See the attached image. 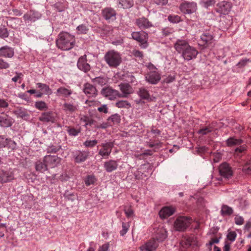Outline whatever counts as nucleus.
<instances>
[{
  "instance_id": "393cba45",
  "label": "nucleus",
  "mask_w": 251,
  "mask_h": 251,
  "mask_svg": "<svg viewBox=\"0 0 251 251\" xmlns=\"http://www.w3.org/2000/svg\"><path fill=\"white\" fill-rule=\"evenodd\" d=\"M136 24L139 28L142 29L149 28L152 26L151 23L145 17L137 19L136 20Z\"/></svg>"
},
{
  "instance_id": "052dcab7",
  "label": "nucleus",
  "mask_w": 251,
  "mask_h": 251,
  "mask_svg": "<svg viewBox=\"0 0 251 251\" xmlns=\"http://www.w3.org/2000/svg\"><path fill=\"white\" fill-rule=\"evenodd\" d=\"M202 2L205 7H207L214 4L215 0H202Z\"/></svg>"
},
{
  "instance_id": "864d4df0",
  "label": "nucleus",
  "mask_w": 251,
  "mask_h": 251,
  "mask_svg": "<svg viewBox=\"0 0 251 251\" xmlns=\"http://www.w3.org/2000/svg\"><path fill=\"white\" fill-rule=\"evenodd\" d=\"M174 31L175 30L174 28L169 27L164 28L162 29V33L163 35L166 36L172 34Z\"/></svg>"
},
{
  "instance_id": "a211bd4d",
  "label": "nucleus",
  "mask_w": 251,
  "mask_h": 251,
  "mask_svg": "<svg viewBox=\"0 0 251 251\" xmlns=\"http://www.w3.org/2000/svg\"><path fill=\"white\" fill-rule=\"evenodd\" d=\"M175 208L172 206H165L159 211V215L161 218L165 219L172 215L175 212Z\"/></svg>"
},
{
  "instance_id": "6ab92c4d",
  "label": "nucleus",
  "mask_w": 251,
  "mask_h": 251,
  "mask_svg": "<svg viewBox=\"0 0 251 251\" xmlns=\"http://www.w3.org/2000/svg\"><path fill=\"white\" fill-rule=\"evenodd\" d=\"M14 55V49L8 46L0 48V56L12 58Z\"/></svg>"
},
{
  "instance_id": "79ce46f5",
  "label": "nucleus",
  "mask_w": 251,
  "mask_h": 251,
  "mask_svg": "<svg viewBox=\"0 0 251 251\" xmlns=\"http://www.w3.org/2000/svg\"><path fill=\"white\" fill-rule=\"evenodd\" d=\"M35 107L40 110H47L48 108L47 104L43 101H38L35 103Z\"/></svg>"
},
{
  "instance_id": "f8f14e48",
  "label": "nucleus",
  "mask_w": 251,
  "mask_h": 251,
  "mask_svg": "<svg viewBox=\"0 0 251 251\" xmlns=\"http://www.w3.org/2000/svg\"><path fill=\"white\" fill-rule=\"evenodd\" d=\"M47 167L54 168L56 167L60 163V159L55 155H46L44 158Z\"/></svg>"
},
{
  "instance_id": "c03bdc74",
  "label": "nucleus",
  "mask_w": 251,
  "mask_h": 251,
  "mask_svg": "<svg viewBox=\"0 0 251 251\" xmlns=\"http://www.w3.org/2000/svg\"><path fill=\"white\" fill-rule=\"evenodd\" d=\"M168 20L173 23H177L181 21L180 17L176 15H169L168 17Z\"/></svg>"
},
{
  "instance_id": "423d86ee",
  "label": "nucleus",
  "mask_w": 251,
  "mask_h": 251,
  "mask_svg": "<svg viewBox=\"0 0 251 251\" xmlns=\"http://www.w3.org/2000/svg\"><path fill=\"white\" fill-rule=\"evenodd\" d=\"M14 178V172L12 169H3L0 170V182L7 183Z\"/></svg>"
},
{
  "instance_id": "7c9ffc66",
  "label": "nucleus",
  "mask_w": 251,
  "mask_h": 251,
  "mask_svg": "<svg viewBox=\"0 0 251 251\" xmlns=\"http://www.w3.org/2000/svg\"><path fill=\"white\" fill-rule=\"evenodd\" d=\"M92 81L96 85L102 86L107 84L108 78L106 76H99L93 78Z\"/></svg>"
},
{
  "instance_id": "37998d69",
  "label": "nucleus",
  "mask_w": 251,
  "mask_h": 251,
  "mask_svg": "<svg viewBox=\"0 0 251 251\" xmlns=\"http://www.w3.org/2000/svg\"><path fill=\"white\" fill-rule=\"evenodd\" d=\"M88 28L84 24L78 26L76 28L77 32L78 34H86L88 31Z\"/></svg>"
},
{
  "instance_id": "9b49d317",
  "label": "nucleus",
  "mask_w": 251,
  "mask_h": 251,
  "mask_svg": "<svg viewBox=\"0 0 251 251\" xmlns=\"http://www.w3.org/2000/svg\"><path fill=\"white\" fill-rule=\"evenodd\" d=\"M219 171L220 175L226 178H230L233 175L231 167L226 163H222L220 165Z\"/></svg>"
},
{
  "instance_id": "680f3d73",
  "label": "nucleus",
  "mask_w": 251,
  "mask_h": 251,
  "mask_svg": "<svg viewBox=\"0 0 251 251\" xmlns=\"http://www.w3.org/2000/svg\"><path fill=\"white\" fill-rule=\"evenodd\" d=\"M10 67V65L4 61L3 60L0 59V69H7Z\"/></svg>"
},
{
  "instance_id": "9d476101",
  "label": "nucleus",
  "mask_w": 251,
  "mask_h": 251,
  "mask_svg": "<svg viewBox=\"0 0 251 251\" xmlns=\"http://www.w3.org/2000/svg\"><path fill=\"white\" fill-rule=\"evenodd\" d=\"M198 54V51L196 49L190 45L189 47L182 53V56L185 60L189 61L195 58Z\"/></svg>"
},
{
  "instance_id": "774afa93",
  "label": "nucleus",
  "mask_w": 251,
  "mask_h": 251,
  "mask_svg": "<svg viewBox=\"0 0 251 251\" xmlns=\"http://www.w3.org/2000/svg\"><path fill=\"white\" fill-rule=\"evenodd\" d=\"M109 245L108 243H105L100 246L98 251H108Z\"/></svg>"
},
{
  "instance_id": "412c9836",
  "label": "nucleus",
  "mask_w": 251,
  "mask_h": 251,
  "mask_svg": "<svg viewBox=\"0 0 251 251\" xmlns=\"http://www.w3.org/2000/svg\"><path fill=\"white\" fill-rule=\"evenodd\" d=\"M14 123V120L7 115L0 116V126L3 127L11 126Z\"/></svg>"
},
{
  "instance_id": "0e129e2a",
  "label": "nucleus",
  "mask_w": 251,
  "mask_h": 251,
  "mask_svg": "<svg viewBox=\"0 0 251 251\" xmlns=\"http://www.w3.org/2000/svg\"><path fill=\"white\" fill-rule=\"evenodd\" d=\"M64 197L65 198H66L68 200H70L71 201H74L75 199V195L72 193V194H68L67 192H66L64 194Z\"/></svg>"
},
{
  "instance_id": "8fccbe9b",
  "label": "nucleus",
  "mask_w": 251,
  "mask_h": 251,
  "mask_svg": "<svg viewBox=\"0 0 251 251\" xmlns=\"http://www.w3.org/2000/svg\"><path fill=\"white\" fill-rule=\"evenodd\" d=\"M212 131V128L210 126L205 127L199 130L198 133L201 135H206Z\"/></svg>"
},
{
  "instance_id": "c85d7f7f",
  "label": "nucleus",
  "mask_w": 251,
  "mask_h": 251,
  "mask_svg": "<svg viewBox=\"0 0 251 251\" xmlns=\"http://www.w3.org/2000/svg\"><path fill=\"white\" fill-rule=\"evenodd\" d=\"M39 120L43 122H51L55 121V118L51 112L43 113L39 118Z\"/></svg>"
},
{
  "instance_id": "c9c22d12",
  "label": "nucleus",
  "mask_w": 251,
  "mask_h": 251,
  "mask_svg": "<svg viewBox=\"0 0 251 251\" xmlns=\"http://www.w3.org/2000/svg\"><path fill=\"white\" fill-rule=\"evenodd\" d=\"M36 85L43 93L46 94H50L51 93V89L48 85L42 83H37Z\"/></svg>"
},
{
  "instance_id": "e2e57ef3",
  "label": "nucleus",
  "mask_w": 251,
  "mask_h": 251,
  "mask_svg": "<svg viewBox=\"0 0 251 251\" xmlns=\"http://www.w3.org/2000/svg\"><path fill=\"white\" fill-rule=\"evenodd\" d=\"M243 171L247 173H251V164H246L243 168Z\"/></svg>"
},
{
  "instance_id": "58836bf2",
  "label": "nucleus",
  "mask_w": 251,
  "mask_h": 251,
  "mask_svg": "<svg viewBox=\"0 0 251 251\" xmlns=\"http://www.w3.org/2000/svg\"><path fill=\"white\" fill-rule=\"evenodd\" d=\"M115 105L118 108H124L126 109H129L131 107V105L130 103H129L126 100H119L116 102Z\"/></svg>"
},
{
  "instance_id": "5701e85b",
  "label": "nucleus",
  "mask_w": 251,
  "mask_h": 251,
  "mask_svg": "<svg viewBox=\"0 0 251 251\" xmlns=\"http://www.w3.org/2000/svg\"><path fill=\"white\" fill-rule=\"evenodd\" d=\"M119 87L122 94L120 97H127L129 94L133 92V89L130 85L128 84L123 83L119 85Z\"/></svg>"
},
{
  "instance_id": "6e6d98bb",
  "label": "nucleus",
  "mask_w": 251,
  "mask_h": 251,
  "mask_svg": "<svg viewBox=\"0 0 251 251\" xmlns=\"http://www.w3.org/2000/svg\"><path fill=\"white\" fill-rule=\"evenodd\" d=\"M67 131L70 135L75 136L77 135L80 131L74 128H68Z\"/></svg>"
},
{
  "instance_id": "e433bc0d",
  "label": "nucleus",
  "mask_w": 251,
  "mask_h": 251,
  "mask_svg": "<svg viewBox=\"0 0 251 251\" xmlns=\"http://www.w3.org/2000/svg\"><path fill=\"white\" fill-rule=\"evenodd\" d=\"M93 124H94V127L97 128L105 129L110 126L109 122H103L101 124H94L93 121H90L86 124V125L90 126Z\"/></svg>"
},
{
  "instance_id": "6e6552de",
  "label": "nucleus",
  "mask_w": 251,
  "mask_h": 251,
  "mask_svg": "<svg viewBox=\"0 0 251 251\" xmlns=\"http://www.w3.org/2000/svg\"><path fill=\"white\" fill-rule=\"evenodd\" d=\"M180 9L184 14H191L196 12L197 4L194 2H185L181 4Z\"/></svg>"
},
{
  "instance_id": "c756f323",
  "label": "nucleus",
  "mask_w": 251,
  "mask_h": 251,
  "mask_svg": "<svg viewBox=\"0 0 251 251\" xmlns=\"http://www.w3.org/2000/svg\"><path fill=\"white\" fill-rule=\"evenodd\" d=\"M56 94L58 96L68 97L72 94V91L69 87H60L57 89Z\"/></svg>"
},
{
  "instance_id": "4d7b16f0",
  "label": "nucleus",
  "mask_w": 251,
  "mask_h": 251,
  "mask_svg": "<svg viewBox=\"0 0 251 251\" xmlns=\"http://www.w3.org/2000/svg\"><path fill=\"white\" fill-rule=\"evenodd\" d=\"M125 212L127 218H131L134 216V211L130 207H127L125 209Z\"/></svg>"
},
{
  "instance_id": "4c0bfd02",
  "label": "nucleus",
  "mask_w": 251,
  "mask_h": 251,
  "mask_svg": "<svg viewBox=\"0 0 251 251\" xmlns=\"http://www.w3.org/2000/svg\"><path fill=\"white\" fill-rule=\"evenodd\" d=\"M36 170L41 172H44L47 170V166L45 162L40 160L38 161L36 163Z\"/></svg>"
},
{
  "instance_id": "4be33fe9",
  "label": "nucleus",
  "mask_w": 251,
  "mask_h": 251,
  "mask_svg": "<svg viewBox=\"0 0 251 251\" xmlns=\"http://www.w3.org/2000/svg\"><path fill=\"white\" fill-rule=\"evenodd\" d=\"M118 162L116 160H109L105 161L103 164V167L105 170L108 172L110 173L116 170L118 168Z\"/></svg>"
},
{
  "instance_id": "4468645a",
  "label": "nucleus",
  "mask_w": 251,
  "mask_h": 251,
  "mask_svg": "<svg viewBox=\"0 0 251 251\" xmlns=\"http://www.w3.org/2000/svg\"><path fill=\"white\" fill-rule=\"evenodd\" d=\"M77 66L79 70L84 72L89 71L91 69L90 65L87 63L86 55L79 57L77 63Z\"/></svg>"
},
{
  "instance_id": "3c124183",
  "label": "nucleus",
  "mask_w": 251,
  "mask_h": 251,
  "mask_svg": "<svg viewBox=\"0 0 251 251\" xmlns=\"http://www.w3.org/2000/svg\"><path fill=\"white\" fill-rule=\"evenodd\" d=\"M234 222L236 225L241 226L244 224V219L243 217L237 215L234 218Z\"/></svg>"
},
{
  "instance_id": "f3484780",
  "label": "nucleus",
  "mask_w": 251,
  "mask_h": 251,
  "mask_svg": "<svg viewBox=\"0 0 251 251\" xmlns=\"http://www.w3.org/2000/svg\"><path fill=\"white\" fill-rule=\"evenodd\" d=\"M83 92L88 97H95L98 94V92L93 85L90 83H86L84 85Z\"/></svg>"
},
{
  "instance_id": "ea45409f",
  "label": "nucleus",
  "mask_w": 251,
  "mask_h": 251,
  "mask_svg": "<svg viewBox=\"0 0 251 251\" xmlns=\"http://www.w3.org/2000/svg\"><path fill=\"white\" fill-rule=\"evenodd\" d=\"M13 113L18 117L24 118L28 115L25 109L22 108H17L13 111Z\"/></svg>"
},
{
  "instance_id": "1a4fd4ad",
  "label": "nucleus",
  "mask_w": 251,
  "mask_h": 251,
  "mask_svg": "<svg viewBox=\"0 0 251 251\" xmlns=\"http://www.w3.org/2000/svg\"><path fill=\"white\" fill-rule=\"evenodd\" d=\"M101 94L111 100H114L117 98H120L121 96V94L117 90L113 89L111 87L103 88Z\"/></svg>"
},
{
  "instance_id": "f704fd0d",
  "label": "nucleus",
  "mask_w": 251,
  "mask_h": 251,
  "mask_svg": "<svg viewBox=\"0 0 251 251\" xmlns=\"http://www.w3.org/2000/svg\"><path fill=\"white\" fill-rule=\"evenodd\" d=\"M233 212L232 208L226 205H223L221 208V213L223 216H229Z\"/></svg>"
},
{
  "instance_id": "b1692460",
  "label": "nucleus",
  "mask_w": 251,
  "mask_h": 251,
  "mask_svg": "<svg viewBox=\"0 0 251 251\" xmlns=\"http://www.w3.org/2000/svg\"><path fill=\"white\" fill-rule=\"evenodd\" d=\"M89 155V152L86 151H77L74 155L75 161L80 163L85 161Z\"/></svg>"
},
{
  "instance_id": "7ed1b4c3",
  "label": "nucleus",
  "mask_w": 251,
  "mask_h": 251,
  "mask_svg": "<svg viewBox=\"0 0 251 251\" xmlns=\"http://www.w3.org/2000/svg\"><path fill=\"white\" fill-rule=\"evenodd\" d=\"M192 222L191 218L186 216H179L174 223L175 229L179 231H183L189 226Z\"/></svg>"
},
{
  "instance_id": "de8ad7c7",
  "label": "nucleus",
  "mask_w": 251,
  "mask_h": 251,
  "mask_svg": "<svg viewBox=\"0 0 251 251\" xmlns=\"http://www.w3.org/2000/svg\"><path fill=\"white\" fill-rule=\"evenodd\" d=\"M130 226L129 223H122V229L120 231V234L121 236L125 235L128 230Z\"/></svg>"
},
{
  "instance_id": "13d9d810",
  "label": "nucleus",
  "mask_w": 251,
  "mask_h": 251,
  "mask_svg": "<svg viewBox=\"0 0 251 251\" xmlns=\"http://www.w3.org/2000/svg\"><path fill=\"white\" fill-rule=\"evenodd\" d=\"M131 53L132 55H133V56H134L136 57H138V58H141V59L143 58V54L142 51H140L138 50L135 49V50H132V51L131 52Z\"/></svg>"
},
{
  "instance_id": "f257e3e1",
  "label": "nucleus",
  "mask_w": 251,
  "mask_h": 251,
  "mask_svg": "<svg viewBox=\"0 0 251 251\" xmlns=\"http://www.w3.org/2000/svg\"><path fill=\"white\" fill-rule=\"evenodd\" d=\"M57 47L63 50H68L72 49L75 44V36L66 32L59 34L56 40Z\"/></svg>"
},
{
  "instance_id": "49530a36",
  "label": "nucleus",
  "mask_w": 251,
  "mask_h": 251,
  "mask_svg": "<svg viewBox=\"0 0 251 251\" xmlns=\"http://www.w3.org/2000/svg\"><path fill=\"white\" fill-rule=\"evenodd\" d=\"M6 147L8 149L13 150L16 148V143L11 139H7Z\"/></svg>"
},
{
  "instance_id": "f03ea898",
  "label": "nucleus",
  "mask_w": 251,
  "mask_h": 251,
  "mask_svg": "<svg viewBox=\"0 0 251 251\" xmlns=\"http://www.w3.org/2000/svg\"><path fill=\"white\" fill-rule=\"evenodd\" d=\"M104 59L110 68H113L119 66L122 61L120 53L114 50L107 51L104 56Z\"/></svg>"
},
{
  "instance_id": "0eeeda50",
  "label": "nucleus",
  "mask_w": 251,
  "mask_h": 251,
  "mask_svg": "<svg viewBox=\"0 0 251 251\" xmlns=\"http://www.w3.org/2000/svg\"><path fill=\"white\" fill-rule=\"evenodd\" d=\"M101 149L99 150V154L104 158H107L110 155L113 147L112 142H105L101 144Z\"/></svg>"
},
{
  "instance_id": "5fc2aeb1",
  "label": "nucleus",
  "mask_w": 251,
  "mask_h": 251,
  "mask_svg": "<svg viewBox=\"0 0 251 251\" xmlns=\"http://www.w3.org/2000/svg\"><path fill=\"white\" fill-rule=\"evenodd\" d=\"M236 236H237L236 233L235 231H231L228 232V233L227 235V238L231 242H233L235 240Z\"/></svg>"
},
{
  "instance_id": "ddd939ff",
  "label": "nucleus",
  "mask_w": 251,
  "mask_h": 251,
  "mask_svg": "<svg viewBox=\"0 0 251 251\" xmlns=\"http://www.w3.org/2000/svg\"><path fill=\"white\" fill-rule=\"evenodd\" d=\"M189 46L190 45L187 41L182 39H178L175 44L174 47L178 53H181L182 54Z\"/></svg>"
},
{
  "instance_id": "69168bd1",
  "label": "nucleus",
  "mask_w": 251,
  "mask_h": 251,
  "mask_svg": "<svg viewBox=\"0 0 251 251\" xmlns=\"http://www.w3.org/2000/svg\"><path fill=\"white\" fill-rule=\"evenodd\" d=\"M0 36L2 38H6L8 36V33L6 28L0 29Z\"/></svg>"
},
{
  "instance_id": "a878e982",
  "label": "nucleus",
  "mask_w": 251,
  "mask_h": 251,
  "mask_svg": "<svg viewBox=\"0 0 251 251\" xmlns=\"http://www.w3.org/2000/svg\"><path fill=\"white\" fill-rule=\"evenodd\" d=\"M138 96L143 100H145L148 101H153L155 98L151 96L149 91L145 88H141L138 92Z\"/></svg>"
},
{
  "instance_id": "a19ab883",
  "label": "nucleus",
  "mask_w": 251,
  "mask_h": 251,
  "mask_svg": "<svg viewBox=\"0 0 251 251\" xmlns=\"http://www.w3.org/2000/svg\"><path fill=\"white\" fill-rule=\"evenodd\" d=\"M109 123L111 122L113 124H118L121 121L120 116L118 114H115L111 115L108 118Z\"/></svg>"
},
{
  "instance_id": "603ef678",
  "label": "nucleus",
  "mask_w": 251,
  "mask_h": 251,
  "mask_svg": "<svg viewBox=\"0 0 251 251\" xmlns=\"http://www.w3.org/2000/svg\"><path fill=\"white\" fill-rule=\"evenodd\" d=\"M251 62V60L247 58H244L241 60L237 64V66L239 68H242L245 66L248 62Z\"/></svg>"
},
{
  "instance_id": "2f4dec72",
  "label": "nucleus",
  "mask_w": 251,
  "mask_h": 251,
  "mask_svg": "<svg viewBox=\"0 0 251 251\" xmlns=\"http://www.w3.org/2000/svg\"><path fill=\"white\" fill-rule=\"evenodd\" d=\"M63 109L66 112L73 113L77 110V106L70 103L65 102L63 104Z\"/></svg>"
},
{
  "instance_id": "bb28decb",
  "label": "nucleus",
  "mask_w": 251,
  "mask_h": 251,
  "mask_svg": "<svg viewBox=\"0 0 251 251\" xmlns=\"http://www.w3.org/2000/svg\"><path fill=\"white\" fill-rule=\"evenodd\" d=\"M102 15L106 20L115 19L116 12L111 8H105L102 10Z\"/></svg>"
},
{
  "instance_id": "72a5a7b5",
  "label": "nucleus",
  "mask_w": 251,
  "mask_h": 251,
  "mask_svg": "<svg viewBox=\"0 0 251 251\" xmlns=\"http://www.w3.org/2000/svg\"><path fill=\"white\" fill-rule=\"evenodd\" d=\"M242 140L240 139H237L234 137H230L226 140V144L227 146L232 147L239 145L242 143Z\"/></svg>"
},
{
  "instance_id": "aec40b11",
  "label": "nucleus",
  "mask_w": 251,
  "mask_h": 251,
  "mask_svg": "<svg viewBox=\"0 0 251 251\" xmlns=\"http://www.w3.org/2000/svg\"><path fill=\"white\" fill-rule=\"evenodd\" d=\"M157 247V243L155 239H153L141 246L140 250L141 251H153L155 250Z\"/></svg>"
},
{
  "instance_id": "cd10ccee",
  "label": "nucleus",
  "mask_w": 251,
  "mask_h": 251,
  "mask_svg": "<svg viewBox=\"0 0 251 251\" xmlns=\"http://www.w3.org/2000/svg\"><path fill=\"white\" fill-rule=\"evenodd\" d=\"M155 239L158 242L164 241L167 237V231L163 226L158 228L155 233Z\"/></svg>"
},
{
  "instance_id": "2eb2a0df",
  "label": "nucleus",
  "mask_w": 251,
  "mask_h": 251,
  "mask_svg": "<svg viewBox=\"0 0 251 251\" xmlns=\"http://www.w3.org/2000/svg\"><path fill=\"white\" fill-rule=\"evenodd\" d=\"M231 9V3L227 1H222L217 5V11L221 14H227Z\"/></svg>"
},
{
  "instance_id": "473e14b6",
  "label": "nucleus",
  "mask_w": 251,
  "mask_h": 251,
  "mask_svg": "<svg viewBox=\"0 0 251 251\" xmlns=\"http://www.w3.org/2000/svg\"><path fill=\"white\" fill-rule=\"evenodd\" d=\"M119 5L124 9H127L131 7L134 4L133 0H117Z\"/></svg>"
},
{
  "instance_id": "a18cd8bd",
  "label": "nucleus",
  "mask_w": 251,
  "mask_h": 251,
  "mask_svg": "<svg viewBox=\"0 0 251 251\" xmlns=\"http://www.w3.org/2000/svg\"><path fill=\"white\" fill-rule=\"evenodd\" d=\"M96 181V178L94 176H89L85 180L86 185L90 186L93 184Z\"/></svg>"
},
{
  "instance_id": "09e8293b",
  "label": "nucleus",
  "mask_w": 251,
  "mask_h": 251,
  "mask_svg": "<svg viewBox=\"0 0 251 251\" xmlns=\"http://www.w3.org/2000/svg\"><path fill=\"white\" fill-rule=\"evenodd\" d=\"M97 143H98L97 140H86L84 143L83 144L86 147L93 148L94 146H95Z\"/></svg>"
},
{
  "instance_id": "dca6fc26",
  "label": "nucleus",
  "mask_w": 251,
  "mask_h": 251,
  "mask_svg": "<svg viewBox=\"0 0 251 251\" xmlns=\"http://www.w3.org/2000/svg\"><path fill=\"white\" fill-rule=\"evenodd\" d=\"M160 78V75L157 71L149 72L146 76V80L152 84H156Z\"/></svg>"
},
{
  "instance_id": "338daca9",
  "label": "nucleus",
  "mask_w": 251,
  "mask_h": 251,
  "mask_svg": "<svg viewBox=\"0 0 251 251\" xmlns=\"http://www.w3.org/2000/svg\"><path fill=\"white\" fill-rule=\"evenodd\" d=\"M98 110L99 112L104 113H107L108 112V108L106 104H103L98 107Z\"/></svg>"
},
{
  "instance_id": "bf43d9fd",
  "label": "nucleus",
  "mask_w": 251,
  "mask_h": 251,
  "mask_svg": "<svg viewBox=\"0 0 251 251\" xmlns=\"http://www.w3.org/2000/svg\"><path fill=\"white\" fill-rule=\"evenodd\" d=\"M16 75L12 78V80L14 82H17L19 80V82L20 83L21 82V79L23 76V75L22 73L17 72L16 73Z\"/></svg>"
},
{
  "instance_id": "39448f33",
  "label": "nucleus",
  "mask_w": 251,
  "mask_h": 251,
  "mask_svg": "<svg viewBox=\"0 0 251 251\" xmlns=\"http://www.w3.org/2000/svg\"><path fill=\"white\" fill-rule=\"evenodd\" d=\"M214 39L213 36L209 33H204L201 36L199 45L204 48L212 47L214 46Z\"/></svg>"
},
{
  "instance_id": "20e7f679",
  "label": "nucleus",
  "mask_w": 251,
  "mask_h": 251,
  "mask_svg": "<svg viewBox=\"0 0 251 251\" xmlns=\"http://www.w3.org/2000/svg\"><path fill=\"white\" fill-rule=\"evenodd\" d=\"M131 35L134 40L140 43L141 48L145 49L148 47V34L147 33L143 31L133 32Z\"/></svg>"
}]
</instances>
